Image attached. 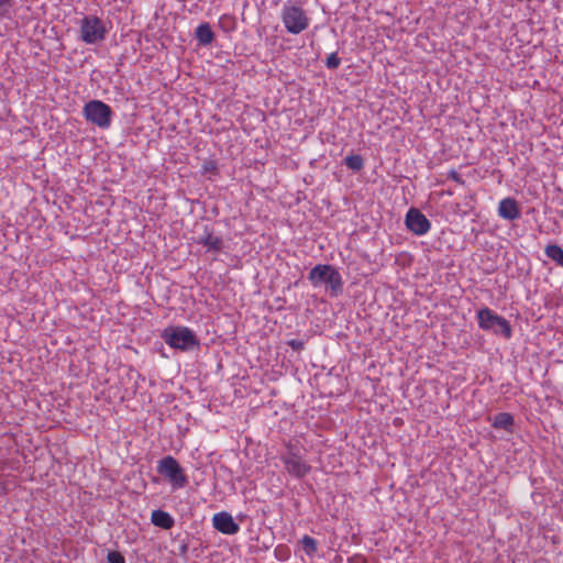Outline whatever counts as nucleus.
Here are the masks:
<instances>
[{"label": "nucleus", "mask_w": 563, "mask_h": 563, "mask_svg": "<svg viewBox=\"0 0 563 563\" xmlns=\"http://www.w3.org/2000/svg\"><path fill=\"white\" fill-rule=\"evenodd\" d=\"M162 338L169 347L184 352L191 351L200 345L195 332L185 325L166 328L162 333Z\"/></svg>", "instance_id": "1"}, {"label": "nucleus", "mask_w": 563, "mask_h": 563, "mask_svg": "<svg viewBox=\"0 0 563 563\" xmlns=\"http://www.w3.org/2000/svg\"><path fill=\"white\" fill-rule=\"evenodd\" d=\"M280 20L289 34L297 35L306 31L310 25V19L306 11L292 2L284 3L280 10Z\"/></svg>", "instance_id": "2"}, {"label": "nucleus", "mask_w": 563, "mask_h": 563, "mask_svg": "<svg viewBox=\"0 0 563 563\" xmlns=\"http://www.w3.org/2000/svg\"><path fill=\"white\" fill-rule=\"evenodd\" d=\"M156 471L170 484L173 490L181 489L188 484L184 468L172 455L162 457L157 462Z\"/></svg>", "instance_id": "3"}, {"label": "nucleus", "mask_w": 563, "mask_h": 563, "mask_svg": "<svg viewBox=\"0 0 563 563\" xmlns=\"http://www.w3.org/2000/svg\"><path fill=\"white\" fill-rule=\"evenodd\" d=\"M286 472L296 478L305 477L311 470V466L303 459L300 449L292 443L286 445V451L280 455Z\"/></svg>", "instance_id": "4"}, {"label": "nucleus", "mask_w": 563, "mask_h": 563, "mask_svg": "<svg viewBox=\"0 0 563 563\" xmlns=\"http://www.w3.org/2000/svg\"><path fill=\"white\" fill-rule=\"evenodd\" d=\"M84 118L97 125L99 129L107 130L112 122V109L101 100H90L82 108Z\"/></svg>", "instance_id": "5"}, {"label": "nucleus", "mask_w": 563, "mask_h": 563, "mask_svg": "<svg viewBox=\"0 0 563 563\" xmlns=\"http://www.w3.org/2000/svg\"><path fill=\"white\" fill-rule=\"evenodd\" d=\"M477 320L478 327L483 330H492L495 333H501L506 339H510L512 335L509 321L487 307L478 310Z\"/></svg>", "instance_id": "6"}, {"label": "nucleus", "mask_w": 563, "mask_h": 563, "mask_svg": "<svg viewBox=\"0 0 563 563\" xmlns=\"http://www.w3.org/2000/svg\"><path fill=\"white\" fill-rule=\"evenodd\" d=\"M107 27L96 15L84 16L80 21V40L86 44H96L106 38Z\"/></svg>", "instance_id": "7"}, {"label": "nucleus", "mask_w": 563, "mask_h": 563, "mask_svg": "<svg viewBox=\"0 0 563 563\" xmlns=\"http://www.w3.org/2000/svg\"><path fill=\"white\" fill-rule=\"evenodd\" d=\"M406 225L413 234L422 236L430 231L431 223L418 209L410 208L406 214Z\"/></svg>", "instance_id": "8"}, {"label": "nucleus", "mask_w": 563, "mask_h": 563, "mask_svg": "<svg viewBox=\"0 0 563 563\" xmlns=\"http://www.w3.org/2000/svg\"><path fill=\"white\" fill-rule=\"evenodd\" d=\"M212 525L216 530L228 536L236 534L240 531V526L234 521L232 515L227 511L214 514Z\"/></svg>", "instance_id": "9"}, {"label": "nucleus", "mask_w": 563, "mask_h": 563, "mask_svg": "<svg viewBox=\"0 0 563 563\" xmlns=\"http://www.w3.org/2000/svg\"><path fill=\"white\" fill-rule=\"evenodd\" d=\"M197 244L206 247L207 252L217 253L222 250L223 241L220 236L216 235L213 229L206 225L203 233L197 238Z\"/></svg>", "instance_id": "10"}, {"label": "nucleus", "mask_w": 563, "mask_h": 563, "mask_svg": "<svg viewBox=\"0 0 563 563\" xmlns=\"http://www.w3.org/2000/svg\"><path fill=\"white\" fill-rule=\"evenodd\" d=\"M498 216L508 221H514L520 218L521 212L516 199L511 197L504 198L498 205Z\"/></svg>", "instance_id": "11"}, {"label": "nucleus", "mask_w": 563, "mask_h": 563, "mask_svg": "<svg viewBox=\"0 0 563 563\" xmlns=\"http://www.w3.org/2000/svg\"><path fill=\"white\" fill-rule=\"evenodd\" d=\"M333 266L328 264H318L316 265L308 275L309 282L314 286L318 287L321 284L327 282V276L332 271Z\"/></svg>", "instance_id": "12"}, {"label": "nucleus", "mask_w": 563, "mask_h": 563, "mask_svg": "<svg viewBox=\"0 0 563 563\" xmlns=\"http://www.w3.org/2000/svg\"><path fill=\"white\" fill-rule=\"evenodd\" d=\"M151 522L158 528L169 530L175 525V519L170 514L162 509H155L151 514Z\"/></svg>", "instance_id": "13"}, {"label": "nucleus", "mask_w": 563, "mask_h": 563, "mask_svg": "<svg viewBox=\"0 0 563 563\" xmlns=\"http://www.w3.org/2000/svg\"><path fill=\"white\" fill-rule=\"evenodd\" d=\"M196 38L199 44L207 46L213 41L214 34L209 23H201L196 29Z\"/></svg>", "instance_id": "14"}, {"label": "nucleus", "mask_w": 563, "mask_h": 563, "mask_svg": "<svg viewBox=\"0 0 563 563\" xmlns=\"http://www.w3.org/2000/svg\"><path fill=\"white\" fill-rule=\"evenodd\" d=\"M514 423H515V420H514L512 415H510L508 412H500L494 417L492 426L495 429H504L506 431H511Z\"/></svg>", "instance_id": "15"}, {"label": "nucleus", "mask_w": 563, "mask_h": 563, "mask_svg": "<svg viewBox=\"0 0 563 563\" xmlns=\"http://www.w3.org/2000/svg\"><path fill=\"white\" fill-rule=\"evenodd\" d=\"M325 284L329 285L333 295H338L339 292L342 291L343 280L341 274L336 268H332L330 274L327 276Z\"/></svg>", "instance_id": "16"}, {"label": "nucleus", "mask_w": 563, "mask_h": 563, "mask_svg": "<svg viewBox=\"0 0 563 563\" xmlns=\"http://www.w3.org/2000/svg\"><path fill=\"white\" fill-rule=\"evenodd\" d=\"M544 254L558 265L563 267V249L558 244H549L544 249Z\"/></svg>", "instance_id": "17"}, {"label": "nucleus", "mask_w": 563, "mask_h": 563, "mask_svg": "<svg viewBox=\"0 0 563 563\" xmlns=\"http://www.w3.org/2000/svg\"><path fill=\"white\" fill-rule=\"evenodd\" d=\"M300 545L302 551L309 556L313 558L318 551V542L312 537L305 534L300 539Z\"/></svg>", "instance_id": "18"}, {"label": "nucleus", "mask_w": 563, "mask_h": 563, "mask_svg": "<svg viewBox=\"0 0 563 563\" xmlns=\"http://www.w3.org/2000/svg\"><path fill=\"white\" fill-rule=\"evenodd\" d=\"M344 164L349 169L360 172L364 167V159L360 154H353L345 157Z\"/></svg>", "instance_id": "19"}, {"label": "nucleus", "mask_w": 563, "mask_h": 563, "mask_svg": "<svg viewBox=\"0 0 563 563\" xmlns=\"http://www.w3.org/2000/svg\"><path fill=\"white\" fill-rule=\"evenodd\" d=\"M340 64H341V58L338 56L336 53L330 54L325 59V66L329 69H335L340 66Z\"/></svg>", "instance_id": "20"}, {"label": "nucleus", "mask_w": 563, "mask_h": 563, "mask_svg": "<svg viewBox=\"0 0 563 563\" xmlns=\"http://www.w3.org/2000/svg\"><path fill=\"white\" fill-rule=\"evenodd\" d=\"M12 11V1L11 0H0V14L2 16H10Z\"/></svg>", "instance_id": "21"}, {"label": "nucleus", "mask_w": 563, "mask_h": 563, "mask_svg": "<svg viewBox=\"0 0 563 563\" xmlns=\"http://www.w3.org/2000/svg\"><path fill=\"white\" fill-rule=\"evenodd\" d=\"M108 563H125L124 556L117 551H111L107 555Z\"/></svg>", "instance_id": "22"}, {"label": "nucleus", "mask_w": 563, "mask_h": 563, "mask_svg": "<svg viewBox=\"0 0 563 563\" xmlns=\"http://www.w3.org/2000/svg\"><path fill=\"white\" fill-rule=\"evenodd\" d=\"M448 178L453 180L454 183H456L459 185H464V180H463L462 176L455 169H450L449 170Z\"/></svg>", "instance_id": "23"}, {"label": "nucleus", "mask_w": 563, "mask_h": 563, "mask_svg": "<svg viewBox=\"0 0 563 563\" xmlns=\"http://www.w3.org/2000/svg\"><path fill=\"white\" fill-rule=\"evenodd\" d=\"M290 346L294 347V349H299L301 346V342H298V341H290Z\"/></svg>", "instance_id": "24"}]
</instances>
